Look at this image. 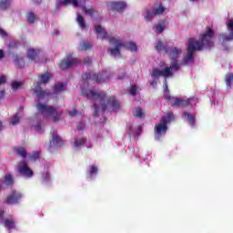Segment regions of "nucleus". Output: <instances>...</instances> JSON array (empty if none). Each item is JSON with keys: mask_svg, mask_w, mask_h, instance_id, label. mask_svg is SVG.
Masks as SVG:
<instances>
[{"mask_svg": "<svg viewBox=\"0 0 233 233\" xmlns=\"http://www.w3.org/2000/svg\"><path fill=\"white\" fill-rule=\"evenodd\" d=\"M15 66H18V68H24L25 58H23L21 56H15Z\"/></svg>", "mask_w": 233, "mask_h": 233, "instance_id": "28", "label": "nucleus"}, {"mask_svg": "<svg viewBox=\"0 0 233 233\" xmlns=\"http://www.w3.org/2000/svg\"><path fill=\"white\" fill-rule=\"evenodd\" d=\"M37 112L43 116H50L52 117L53 123H57L61 121V116H63V111L57 110V108L43 104L41 102L36 104Z\"/></svg>", "mask_w": 233, "mask_h": 233, "instance_id": "5", "label": "nucleus"}, {"mask_svg": "<svg viewBox=\"0 0 233 233\" xmlns=\"http://www.w3.org/2000/svg\"><path fill=\"white\" fill-rule=\"evenodd\" d=\"M10 8V0H0V10Z\"/></svg>", "mask_w": 233, "mask_h": 233, "instance_id": "32", "label": "nucleus"}, {"mask_svg": "<svg viewBox=\"0 0 233 233\" xmlns=\"http://www.w3.org/2000/svg\"><path fill=\"white\" fill-rule=\"evenodd\" d=\"M21 198H23V195L14 190L11 192L10 195L7 196L5 203H6L7 205H17V203L21 201Z\"/></svg>", "mask_w": 233, "mask_h": 233, "instance_id": "12", "label": "nucleus"}, {"mask_svg": "<svg viewBox=\"0 0 233 233\" xmlns=\"http://www.w3.org/2000/svg\"><path fill=\"white\" fill-rule=\"evenodd\" d=\"M155 48L157 50V52H165V54H168V48L167 46H165V44H163L161 40L157 42Z\"/></svg>", "mask_w": 233, "mask_h": 233, "instance_id": "19", "label": "nucleus"}, {"mask_svg": "<svg viewBox=\"0 0 233 233\" xmlns=\"http://www.w3.org/2000/svg\"><path fill=\"white\" fill-rule=\"evenodd\" d=\"M82 94L86 96L87 99L94 101L95 117H97V114H99V106H101L102 112L106 110L107 105L111 106L112 110H119V101L114 96L107 97L105 92H97L96 89H89L86 91L82 90Z\"/></svg>", "mask_w": 233, "mask_h": 233, "instance_id": "2", "label": "nucleus"}, {"mask_svg": "<svg viewBox=\"0 0 233 233\" xmlns=\"http://www.w3.org/2000/svg\"><path fill=\"white\" fill-rule=\"evenodd\" d=\"M176 97L170 96V91H167L165 93L164 95V99H166V101H169L170 103H172V101H174Z\"/></svg>", "mask_w": 233, "mask_h": 233, "instance_id": "42", "label": "nucleus"}, {"mask_svg": "<svg viewBox=\"0 0 233 233\" xmlns=\"http://www.w3.org/2000/svg\"><path fill=\"white\" fill-rule=\"evenodd\" d=\"M3 57H5V51L0 49V59H3Z\"/></svg>", "mask_w": 233, "mask_h": 233, "instance_id": "57", "label": "nucleus"}, {"mask_svg": "<svg viewBox=\"0 0 233 233\" xmlns=\"http://www.w3.org/2000/svg\"><path fill=\"white\" fill-rule=\"evenodd\" d=\"M184 116L187 118V121L191 127L196 125V116L188 112H184Z\"/></svg>", "mask_w": 233, "mask_h": 233, "instance_id": "24", "label": "nucleus"}, {"mask_svg": "<svg viewBox=\"0 0 233 233\" xmlns=\"http://www.w3.org/2000/svg\"><path fill=\"white\" fill-rule=\"evenodd\" d=\"M166 10H167V9L165 8V6H163V3L160 2V3L158 4V7L155 8V9L153 10V12H154L155 15L157 16V15H163V13H164Z\"/></svg>", "mask_w": 233, "mask_h": 233, "instance_id": "25", "label": "nucleus"}, {"mask_svg": "<svg viewBox=\"0 0 233 233\" xmlns=\"http://www.w3.org/2000/svg\"><path fill=\"white\" fill-rule=\"evenodd\" d=\"M68 115L70 116V117L77 116V109L74 107L72 111H68Z\"/></svg>", "mask_w": 233, "mask_h": 233, "instance_id": "49", "label": "nucleus"}, {"mask_svg": "<svg viewBox=\"0 0 233 233\" xmlns=\"http://www.w3.org/2000/svg\"><path fill=\"white\" fill-rule=\"evenodd\" d=\"M11 86H12L13 90L15 92V90H18L19 88H21V86H23V83L17 82V81H14L11 84Z\"/></svg>", "mask_w": 233, "mask_h": 233, "instance_id": "37", "label": "nucleus"}, {"mask_svg": "<svg viewBox=\"0 0 233 233\" xmlns=\"http://www.w3.org/2000/svg\"><path fill=\"white\" fill-rule=\"evenodd\" d=\"M38 51L35 49H28L27 50V57L31 59V61H35L37 59Z\"/></svg>", "mask_w": 233, "mask_h": 233, "instance_id": "23", "label": "nucleus"}, {"mask_svg": "<svg viewBox=\"0 0 233 233\" xmlns=\"http://www.w3.org/2000/svg\"><path fill=\"white\" fill-rule=\"evenodd\" d=\"M36 130L39 131V126L36 127Z\"/></svg>", "mask_w": 233, "mask_h": 233, "instance_id": "62", "label": "nucleus"}, {"mask_svg": "<svg viewBox=\"0 0 233 233\" xmlns=\"http://www.w3.org/2000/svg\"><path fill=\"white\" fill-rule=\"evenodd\" d=\"M76 65H79V59L69 56L66 59L61 61L59 66L61 70H66V68H71V66H76Z\"/></svg>", "mask_w": 233, "mask_h": 233, "instance_id": "8", "label": "nucleus"}, {"mask_svg": "<svg viewBox=\"0 0 233 233\" xmlns=\"http://www.w3.org/2000/svg\"><path fill=\"white\" fill-rule=\"evenodd\" d=\"M225 81L228 88H230L233 83V73L227 74Z\"/></svg>", "mask_w": 233, "mask_h": 233, "instance_id": "29", "label": "nucleus"}, {"mask_svg": "<svg viewBox=\"0 0 233 233\" xmlns=\"http://www.w3.org/2000/svg\"><path fill=\"white\" fill-rule=\"evenodd\" d=\"M176 119L173 112H168L166 116L160 118L159 123L155 125L154 134L156 139H161L167 132H168V125Z\"/></svg>", "mask_w": 233, "mask_h": 233, "instance_id": "3", "label": "nucleus"}, {"mask_svg": "<svg viewBox=\"0 0 233 233\" xmlns=\"http://www.w3.org/2000/svg\"><path fill=\"white\" fill-rule=\"evenodd\" d=\"M85 128H86V125L85 124V122H79V124L77 125V130H85Z\"/></svg>", "mask_w": 233, "mask_h": 233, "instance_id": "48", "label": "nucleus"}, {"mask_svg": "<svg viewBox=\"0 0 233 233\" xmlns=\"http://www.w3.org/2000/svg\"><path fill=\"white\" fill-rule=\"evenodd\" d=\"M3 214H5V211H3V209H0V218H3Z\"/></svg>", "mask_w": 233, "mask_h": 233, "instance_id": "60", "label": "nucleus"}, {"mask_svg": "<svg viewBox=\"0 0 233 233\" xmlns=\"http://www.w3.org/2000/svg\"><path fill=\"white\" fill-rule=\"evenodd\" d=\"M130 132H134V127L132 126H129Z\"/></svg>", "mask_w": 233, "mask_h": 233, "instance_id": "61", "label": "nucleus"}, {"mask_svg": "<svg viewBox=\"0 0 233 233\" xmlns=\"http://www.w3.org/2000/svg\"><path fill=\"white\" fill-rule=\"evenodd\" d=\"M38 77L41 80L35 84V89H34V92L36 94V97L39 99V101H43V99L48 101V99H50V93L41 89V85H46V83H48V81H50L54 76H52L51 73H46L38 76Z\"/></svg>", "mask_w": 233, "mask_h": 233, "instance_id": "4", "label": "nucleus"}, {"mask_svg": "<svg viewBox=\"0 0 233 233\" xmlns=\"http://www.w3.org/2000/svg\"><path fill=\"white\" fill-rule=\"evenodd\" d=\"M83 81H96V83L101 84L105 81H108L110 76H106V71H102L100 74H96L94 71H86L85 75L82 76Z\"/></svg>", "mask_w": 233, "mask_h": 233, "instance_id": "6", "label": "nucleus"}, {"mask_svg": "<svg viewBox=\"0 0 233 233\" xmlns=\"http://www.w3.org/2000/svg\"><path fill=\"white\" fill-rule=\"evenodd\" d=\"M68 5H72L74 8H77L79 6V1L78 0H60L59 3L56 5V8H59V6H68Z\"/></svg>", "mask_w": 233, "mask_h": 233, "instance_id": "15", "label": "nucleus"}, {"mask_svg": "<svg viewBox=\"0 0 233 233\" xmlns=\"http://www.w3.org/2000/svg\"><path fill=\"white\" fill-rule=\"evenodd\" d=\"M149 85L150 86H156V85H157V82H156V80H151L149 81Z\"/></svg>", "mask_w": 233, "mask_h": 233, "instance_id": "53", "label": "nucleus"}, {"mask_svg": "<svg viewBox=\"0 0 233 233\" xmlns=\"http://www.w3.org/2000/svg\"><path fill=\"white\" fill-rule=\"evenodd\" d=\"M19 121H21V116H19V115H15L11 119V125L15 126Z\"/></svg>", "mask_w": 233, "mask_h": 233, "instance_id": "38", "label": "nucleus"}, {"mask_svg": "<svg viewBox=\"0 0 233 233\" xmlns=\"http://www.w3.org/2000/svg\"><path fill=\"white\" fill-rule=\"evenodd\" d=\"M76 21L82 30H85V28H86V22H85V18L83 17V15L77 14Z\"/></svg>", "mask_w": 233, "mask_h": 233, "instance_id": "26", "label": "nucleus"}, {"mask_svg": "<svg viewBox=\"0 0 233 233\" xmlns=\"http://www.w3.org/2000/svg\"><path fill=\"white\" fill-rule=\"evenodd\" d=\"M166 26H167V20H162L155 25V30L156 32H157V34H161L163 33V30H165Z\"/></svg>", "mask_w": 233, "mask_h": 233, "instance_id": "20", "label": "nucleus"}, {"mask_svg": "<svg viewBox=\"0 0 233 233\" xmlns=\"http://www.w3.org/2000/svg\"><path fill=\"white\" fill-rule=\"evenodd\" d=\"M86 1L84 0V5H80V8L85 12L86 15H90L91 17H94V14H96L97 11L94 9L93 7L86 8Z\"/></svg>", "mask_w": 233, "mask_h": 233, "instance_id": "17", "label": "nucleus"}, {"mask_svg": "<svg viewBox=\"0 0 233 233\" xmlns=\"http://www.w3.org/2000/svg\"><path fill=\"white\" fill-rule=\"evenodd\" d=\"M5 183L7 187H14V177L11 174L5 176Z\"/></svg>", "mask_w": 233, "mask_h": 233, "instance_id": "27", "label": "nucleus"}, {"mask_svg": "<svg viewBox=\"0 0 233 233\" xmlns=\"http://www.w3.org/2000/svg\"><path fill=\"white\" fill-rule=\"evenodd\" d=\"M135 112H136V114H134L135 117L139 119L145 118V113H143V109H141V107H136Z\"/></svg>", "mask_w": 233, "mask_h": 233, "instance_id": "31", "label": "nucleus"}, {"mask_svg": "<svg viewBox=\"0 0 233 233\" xmlns=\"http://www.w3.org/2000/svg\"><path fill=\"white\" fill-rule=\"evenodd\" d=\"M227 28H228V30L230 31L231 34H233V20L232 19L228 21Z\"/></svg>", "mask_w": 233, "mask_h": 233, "instance_id": "45", "label": "nucleus"}, {"mask_svg": "<svg viewBox=\"0 0 233 233\" xmlns=\"http://www.w3.org/2000/svg\"><path fill=\"white\" fill-rule=\"evenodd\" d=\"M52 139L50 140L49 148H52V147H60L65 145V140L57 135V131L53 130L51 132Z\"/></svg>", "mask_w": 233, "mask_h": 233, "instance_id": "10", "label": "nucleus"}, {"mask_svg": "<svg viewBox=\"0 0 233 233\" xmlns=\"http://www.w3.org/2000/svg\"><path fill=\"white\" fill-rule=\"evenodd\" d=\"M191 1H195V0H191Z\"/></svg>", "mask_w": 233, "mask_h": 233, "instance_id": "64", "label": "nucleus"}, {"mask_svg": "<svg viewBox=\"0 0 233 233\" xmlns=\"http://www.w3.org/2000/svg\"><path fill=\"white\" fill-rule=\"evenodd\" d=\"M6 83V76L5 75L0 76V85Z\"/></svg>", "mask_w": 233, "mask_h": 233, "instance_id": "51", "label": "nucleus"}, {"mask_svg": "<svg viewBox=\"0 0 233 233\" xmlns=\"http://www.w3.org/2000/svg\"><path fill=\"white\" fill-rule=\"evenodd\" d=\"M108 41L111 45H115L114 48L108 50L110 56H114L115 57L121 56V48L125 46V43H122L120 39H117L114 36H108Z\"/></svg>", "mask_w": 233, "mask_h": 233, "instance_id": "7", "label": "nucleus"}, {"mask_svg": "<svg viewBox=\"0 0 233 233\" xmlns=\"http://www.w3.org/2000/svg\"><path fill=\"white\" fill-rule=\"evenodd\" d=\"M221 37H222V45H225V43H228V41H233V33H230L229 35H221Z\"/></svg>", "mask_w": 233, "mask_h": 233, "instance_id": "34", "label": "nucleus"}, {"mask_svg": "<svg viewBox=\"0 0 233 233\" xmlns=\"http://www.w3.org/2000/svg\"><path fill=\"white\" fill-rule=\"evenodd\" d=\"M169 68H171V71L179 70V64H177V59L174 60Z\"/></svg>", "mask_w": 233, "mask_h": 233, "instance_id": "44", "label": "nucleus"}, {"mask_svg": "<svg viewBox=\"0 0 233 233\" xmlns=\"http://www.w3.org/2000/svg\"><path fill=\"white\" fill-rule=\"evenodd\" d=\"M141 132H143V127L138 126V132L137 133V136H141Z\"/></svg>", "mask_w": 233, "mask_h": 233, "instance_id": "54", "label": "nucleus"}, {"mask_svg": "<svg viewBox=\"0 0 233 233\" xmlns=\"http://www.w3.org/2000/svg\"><path fill=\"white\" fill-rule=\"evenodd\" d=\"M5 130V125H3V121L0 120V132Z\"/></svg>", "mask_w": 233, "mask_h": 233, "instance_id": "59", "label": "nucleus"}, {"mask_svg": "<svg viewBox=\"0 0 233 233\" xmlns=\"http://www.w3.org/2000/svg\"><path fill=\"white\" fill-rule=\"evenodd\" d=\"M54 89L56 90V91H63V90H65V84H63V83H56V85H55V86H54Z\"/></svg>", "mask_w": 233, "mask_h": 233, "instance_id": "41", "label": "nucleus"}, {"mask_svg": "<svg viewBox=\"0 0 233 233\" xmlns=\"http://www.w3.org/2000/svg\"><path fill=\"white\" fill-rule=\"evenodd\" d=\"M97 166H90L89 167V176L92 177L97 174Z\"/></svg>", "mask_w": 233, "mask_h": 233, "instance_id": "39", "label": "nucleus"}, {"mask_svg": "<svg viewBox=\"0 0 233 233\" xmlns=\"http://www.w3.org/2000/svg\"><path fill=\"white\" fill-rule=\"evenodd\" d=\"M25 17L29 25H34L35 23V19L37 18V16H35V14H34V12L32 11L27 12Z\"/></svg>", "mask_w": 233, "mask_h": 233, "instance_id": "21", "label": "nucleus"}, {"mask_svg": "<svg viewBox=\"0 0 233 233\" xmlns=\"http://www.w3.org/2000/svg\"><path fill=\"white\" fill-rule=\"evenodd\" d=\"M0 192H1V186H0Z\"/></svg>", "mask_w": 233, "mask_h": 233, "instance_id": "63", "label": "nucleus"}, {"mask_svg": "<svg viewBox=\"0 0 233 233\" xmlns=\"http://www.w3.org/2000/svg\"><path fill=\"white\" fill-rule=\"evenodd\" d=\"M146 14H147V15L145 16V19L147 22L152 21V19H154V17H156V14H154V11H150L147 9V10H146Z\"/></svg>", "mask_w": 233, "mask_h": 233, "instance_id": "33", "label": "nucleus"}, {"mask_svg": "<svg viewBox=\"0 0 233 233\" xmlns=\"http://www.w3.org/2000/svg\"><path fill=\"white\" fill-rule=\"evenodd\" d=\"M84 65H86L87 66L92 65V57L86 56L83 60Z\"/></svg>", "mask_w": 233, "mask_h": 233, "instance_id": "46", "label": "nucleus"}, {"mask_svg": "<svg viewBox=\"0 0 233 233\" xmlns=\"http://www.w3.org/2000/svg\"><path fill=\"white\" fill-rule=\"evenodd\" d=\"M90 48H92V43H90V42H82L80 44V50L82 52H85L86 50H90Z\"/></svg>", "mask_w": 233, "mask_h": 233, "instance_id": "30", "label": "nucleus"}, {"mask_svg": "<svg viewBox=\"0 0 233 233\" xmlns=\"http://www.w3.org/2000/svg\"><path fill=\"white\" fill-rule=\"evenodd\" d=\"M16 154L20 156L21 157H26V150H25V147H20L16 149Z\"/></svg>", "mask_w": 233, "mask_h": 233, "instance_id": "40", "label": "nucleus"}, {"mask_svg": "<svg viewBox=\"0 0 233 233\" xmlns=\"http://www.w3.org/2000/svg\"><path fill=\"white\" fill-rule=\"evenodd\" d=\"M85 143H86V138L85 137H82L80 139H75L74 147H76V148H79V147H83Z\"/></svg>", "mask_w": 233, "mask_h": 233, "instance_id": "35", "label": "nucleus"}, {"mask_svg": "<svg viewBox=\"0 0 233 233\" xmlns=\"http://www.w3.org/2000/svg\"><path fill=\"white\" fill-rule=\"evenodd\" d=\"M124 45L125 46H122L123 48H127L130 52H137V46L136 45V43L128 42Z\"/></svg>", "mask_w": 233, "mask_h": 233, "instance_id": "22", "label": "nucleus"}, {"mask_svg": "<svg viewBox=\"0 0 233 233\" xmlns=\"http://www.w3.org/2000/svg\"><path fill=\"white\" fill-rule=\"evenodd\" d=\"M181 49L177 47H171L167 54H169V57L173 59V61H176L177 57H179V54H181Z\"/></svg>", "mask_w": 233, "mask_h": 233, "instance_id": "18", "label": "nucleus"}, {"mask_svg": "<svg viewBox=\"0 0 233 233\" xmlns=\"http://www.w3.org/2000/svg\"><path fill=\"white\" fill-rule=\"evenodd\" d=\"M29 159H32L33 161H37V159H39V151L33 152V154L29 156Z\"/></svg>", "mask_w": 233, "mask_h": 233, "instance_id": "43", "label": "nucleus"}, {"mask_svg": "<svg viewBox=\"0 0 233 233\" xmlns=\"http://www.w3.org/2000/svg\"><path fill=\"white\" fill-rule=\"evenodd\" d=\"M214 27L207 26L206 31L200 35L199 40L189 38L187 46V56L183 58L184 65H190L194 62V53L203 50V48L214 47Z\"/></svg>", "mask_w": 233, "mask_h": 233, "instance_id": "1", "label": "nucleus"}, {"mask_svg": "<svg viewBox=\"0 0 233 233\" xmlns=\"http://www.w3.org/2000/svg\"><path fill=\"white\" fill-rule=\"evenodd\" d=\"M50 179V174L49 173H43L42 174V181H48Z\"/></svg>", "mask_w": 233, "mask_h": 233, "instance_id": "50", "label": "nucleus"}, {"mask_svg": "<svg viewBox=\"0 0 233 233\" xmlns=\"http://www.w3.org/2000/svg\"><path fill=\"white\" fill-rule=\"evenodd\" d=\"M165 88H164V92H170V90H168V84L165 83L164 85Z\"/></svg>", "mask_w": 233, "mask_h": 233, "instance_id": "56", "label": "nucleus"}, {"mask_svg": "<svg viewBox=\"0 0 233 233\" xmlns=\"http://www.w3.org/2000/svg\"><path fill=\"white\" fill-rule=\"evenodd\" d=\"M0 35H2V37H6V36H8V33H6V31H5V29L0 28Z\"/></svg>", "mask_w": 233, "mask_h": 233, "instance_id": "52", "label": "nucleus"}, {"mask_svg": "<svg viewBox=\"0 0 233 233\" xmlns=\"http://www.w3.org/2000/svg\"><path fill=\"white\" fill-rule=\"evenodd\" d=\"M152 77H172L174 76V73H172V70L170 67H165L164 70H159L157 68H154L151 73Z\"/></svg>", "mask_w": 233, "mask_h": 233, "instance_id": "11", "label": "nucleus"}, {"mask_svg": "<svg viewBox=\"0 0 233 233\" xmlns=\"http://www.w3.org/2000/svg\"><path fill=\"white\" fill-rule=\"evenodd\" d=\"M129 94L131 96H136V94H137V87H136L135 86H131Z\"/></svg>", "mask_w": 233, "mask_h": 233, "instance_id": "47", "label": "nucleus"}, {"mask_svg": "<svg viewBox=\"0 0 233 233\" xmlns=\"http://www.w3.org/2000/svg\"><path fill=\"white\" fill-rule=\"evenodd\" d=\"M127 77V73H123L122 76H118L117 79H125Z\"/></svg>", "mask_w": 233, "mask_h": 233, "instance_id": "55", "label": "nucleus"}, {"mask_svg": "<svg viewBox=\"0 0 233 233\" xmlns=\"http://www.w3.org/2000/svg\"><path fill=\"white\" fill-rule=\"evenodd\" d=\"M5 97V90L0 91V101Z\"/></svg>", "mask_w": 233, "mask_h": 233, "instance_id": "58", "label": "nucleus"}, {"mask_svg": "<svg viewBox=\"0 0 233 233\" xmlns=\"http://www.w3.org/2000/svg\"><path fill=\"white\" fill-rule=\"evenodd\" d=\"M107 5L113 12H123L127 8L125 2H109Z\"/></svg>", "mask_w": 233, "mask_h": 233, "instance_id": "14", "label": "nucleus"}, {"mask_svg": "<svg viewBox=\"0 0 233 233\" xmlns=\"http://www.w3.org/2000/svg\"><path fill=\"white\" fill-rule=\"evenodd\" d=\"M5 226L7 228H15V221H14V219H5Z\"/></svg>", "mask_w": 233, "mask_h": 233, "instance_id": "36", "label": "nucleus"}, {"mask_svg": "<svg viewBox=\"0 0 233 233\" xmlns=\"http://www.w3.org/2000/svg\"><path fill=\"white\" fill-rule=\"evenodd\" d=\"M18 172L25 177H32L34 176V171L28 167V164H26L25 161L18 165Z\"/></svg>", "mask_w": 233, "mask_h": 233, "instance_id": "13", "label": "nucleus"}, {"mask_svg": "<svg viewBox=\"0 0 233 233\" xmlns=\"http://www.w3.org/2000/svg\"><path fill=\"white\" fill-rule=\"evenodd\" d=\"M190 101H192V98L183 99L175 97L173 101H171V106L173 108H185V106H190Z\"/></svg>", "mask_w": 233, "mask_h": 233, "instance_id": "9", "label": "nucleus"}, {"mask_svg": "<svg viewBox=\"0 0 233 233\" xmlns=\"http://www.w3.org/2000/svg\"><path fill=\"white\" fill-rule=\"evenodd\" d=\"M95 34L97 35V37H101V39H105L108 35V33L103 26L100 25H95Z\"/></svg>", "mask_w": 233, "mask_h": 233, "instance_id": "16", "label": "nucleus"}]
</instances>
